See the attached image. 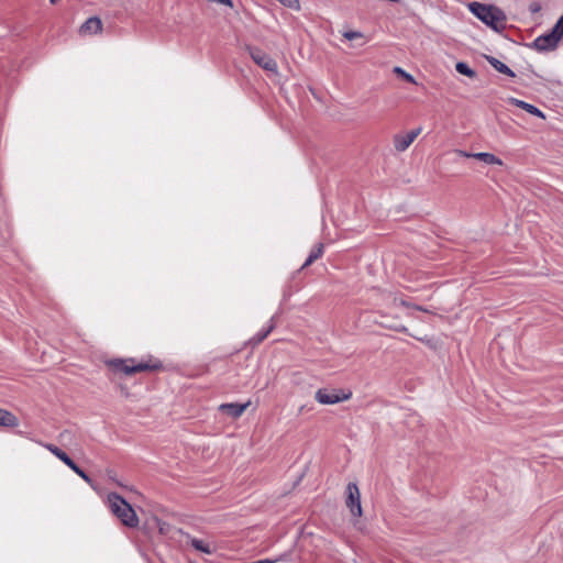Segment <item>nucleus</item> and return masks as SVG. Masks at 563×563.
<instances>
[{
	"instance_id": "nucleus-16",
	"label": "nucleus",
	"mask_w": 563,
	"mask_h": 563,
	"mask_svg": "<svg viewBox=\"0 0 563 563\" xmlns=\"http://www.w3.org/2000/svg\"><path fill=\"white\" fill-rule=\"evenodd\" d=\"M322 253H323V244L320 243L311 250L308 258L306 260V262L302 265V268L311 265L314 261H317L319 257H321Z\"/></svg>"
},
{
	"instance_id": "nucleus-20",
	"label": "nucleus",
	"mask_w": 563,
	"mask_h": 563,
	"mask_svg": "<svg viewBox=\"0 0 563 563\" xmlns=\"http://www.w3.org/2000/svg\"><path fill=\"white\" fill-rule=\"evenodd\" d=\"M455 69L461 75L467 76L470 78L475 77V71L472 68H470V66L466 63H463V62L456 63Z\"/></svg>"
},
{
	"instance_id": "nucleus-4",
	"label": "nucleus",
	"mask_w": 563,
	"mask_h": 563,
	"mask_svg": "<svg viewBox=\"0 0 563 563\" xmlns=\"http://www.w3.org/2000/svg\"><path fill=\"white\" fill-rule=\"evenodd\" d=\"M352 397L351 391L342 389H327L320 388L316 391L314 399L321 405H335Z\"/></svg>"
},
{
	"instance_id": "nucleus-11",
	"label": "nucleus",
	"mask_w": 563,
	"mask_h": 563,
	"mask_svg": "<svg viewBox=\"0 0 563 563\" xmlns=\"http://www.w3.org/2000/svg\"><path fill=\"white\" fill-rule=\"evenodd\" d=\"M102 23L99 18H89L81 26H80V34L82 35H92L97 34L101 31Z\"/></svg>"
},
{
	"instance_id": "nucleus-26",
	"label": "nucleus",
	"mask_w": 563,
	"mask_h": 563,
	"mask_svg": "<svg viewBox=\"0 0 563 563\" xmlns=\"http://www.w3.org/2000/svg\"><path fill=\"white\" fill-rule=\"evenodd\" d=\"M56 1H57V0H49V2H51V3H53V4H54V3H56Z\"/></svg>"
},
{
	"instance_id": "nucleus-12",
	"label": "nucleus",
	"mask_w": 563,
	"mask_h": 563,
	"mask_svg": "<svg viewBox=\"0 0 563 563\" xmlns=\"http://www.w3.org/2000/svg\"><path fill=\"white\" fill-rule=\"evenodd\" d=\"M508 102H509L510 104H512V106L517 107V108H520V109H522V110L527 111L528 113H530V114H532V115H536V117H539V118H542V119H544V118H545L544 113H543L541 110H539V109H538L537 107H534L533 104L528 103V102H526V101H523V100H519V99H516V98H510V99L508 100Z\"/></svg>"
},
{
	"instance_id": "nucleus-7",
	"label": "nucleus",
	"mask_w": 563,
	"mask_h": 563,
	"mask_svg": "<svg viewBox=\"0 0 563 563\" xmlns=\"http://www.w3.org/2000/svg\"><path fill=\"white\" fill-rule=\"evenodd\" d=\"M250 55L252 59L266 71L277 74V64L276 62L266 53L261 51L260 48L250 47Z\"/></svg>"
},
{
	"instance_id": "nucleus-24",
	"label": "nucleus",
	"mask_w": 563,
	"mask_h": 563,
	"mask_svg": "<svg viewBox=\"0 0 563 563\" xmlns=\"http://www.w3.org/2000/svg\"><path fill=\"white\" fill-rule=\"evenodd\" d=\"M343 36H344L346 40L352 41V40H355V38L362 37V33L356 32V31H347V32H344V33H343Z\"/></svg>"
},
{
	"instance_id": "nucleus-23",
	"label": "nucleus",
	"mask_w": 563,
	"mask_h": 563,
	"mask_svg": "<svg viewBox=\"0 0 563 563\" xmlns=\"http://www.w3.org/2000/svg\"><path fill=\"white\" fill-rule=\"evenodd\" d=\"M285 7L298 10L300 8L299 0H278Z\"/></svg>"
},
{
	"instance_id": "nucleus-15",
	"label": "nucleus",
	"mask_w": 563,
	"mask_h": 563,
	"mask_svg": "<svg viewBox=\"0 0 563 563\" xmlns=\"http://www.w3.org/2000/svg\"><path fill=\"white\" fill-rule=\"evenodd\" d=\"M487 62L500 74L507 75L509 77H515V73L503 62L499 59L488 56Z\"/></svg>"
},
{
	"instance_id": "nucleus-19",
	"label": "nucleus",
	"mask_w": 563,
	"mask_h": 563,
	"mask_svg": "<svg viewBox=\"0 0 563 563\" xmlns=\"http://www.w3.org/2000/svg\"><path fill=\"white\" fill-rule=\"evenodd\" d=\"M560 43L563 36V15L556 21L555 25L549 32Z\"/></svg>"
},
{
	"instance_id": "nucleus-21",
	"label": "nucleus",
	"mask_w": 563,
	"mask_h": 563,
	"mask_svg": "<svg viewBox=\"0 0 563 563\" xmlns=\"http://www.w3.org/2000/svg\"><path fill=\"white\" fill-rule=\"evenodd\" d=\"M394 73H396L397 75L401 76L405 80H407L408 82H411V84H416V80L415 78L408 74L407 71H405L402 68L400 67H395L394 68Z\"/></svg>"
},
{
	"instance_id": "nucleus-22",
	"label": "nucleus",
	"mask_w": 563,
	"mask_h": 563,
	"mask_svg": "<svg viewBox=\"0 0 563 563\" xmlns=\"http://www.w3.org/2000/svg\"><path fill=\"white\" fill-rule=\"evenodd\" d=\"M155 522H156V527L158 529V531L162 533V534H166L169 532V525L159 520V519H155Z\"/></svg>"
},
{
	"instance_id": "nucleus-10",
	"label": "nucleus",
	"mask_w": 563,
	"mask_h": 563,
	"mask_svg": "<svg viewBox=\"0 0 563 563\" xmlns=\"http://www.w3.org/2000/svg\"><path fill=\"white\" fill-rule=\"evenodd\" d=\"M249 406H250V401H247L245 404H234V402L222 404L219 406V410L227 413L231 418L236 419L244 413V411L246 410V408Z\"/></svg>"
},
{
	"instance_id": "nucleus-13",
	"label": "nucleus",
	"mask_w": 563,
	"mask_h": 563,
	"mask_svg": "<svg viewBox=\"0 0 563 563\" xmlns=\"http://www.w3.org/2000/svg\"><path fill=\"white\" fill-rule=\"evenodd\" d=\"M472 157L475 159H478L481 162H484L485 164H488V165H499V166L503 165V161L492 153H487V152L474 153L472 155Z\"/></svg>"
},
{
	"instance_id": "nucleus-5",
	"label": "nucleus",
	"mask_w": 563,
	"mask_h": 563,
	"mask_svg": "<svg viewBox=\"0 0 563 563\" xmlns=\"http://www.w3.org/2000/svg\"><path fill=\"white\" fill-rule=\"evenodd\" d=\"M345 504L354 517L362 516L361 494L355 483H349L346 486Z\"/></svg>"
},
{
	"instance_id": "nucleus-8",
	"label": "nucleus",
	"mask_w": 563,
	"mask_h": 563,
	"mask_svg": "<svg viewBox=\"0 0 563 563\" xmlns=\"http://www.w3.org/2000/svg\"><path fill=\"white\" fill-rule=\"evenodd\" d=\"M422 129L417 128L407 133L395 134L393 137V144L397 152L401 153L409 148L413 141L421 133Z\"/></svg>"
},
{
	"instance_id": "nucleus-2",
	"label": "nucleus",
	"mask_w": 563,
	"mask_h": 563,
	"mask_svg": "<svg viewBox=\"0 0 563 563\" xmlns=\"http://www.w3.org/2000/svg\"><path fill=\"white\" fill-rule=\"evenodd\" d=\"M108 505L111 512L126 527L135 528L139 525V518L132 508L120 495L111 493L108 495Z\"/></svg>"
},
{
	"instance_id": "nucleus-17",
	"label": "nucleus",
	"mask_w": 563,
	"mask_h": 563,
	"mask_svg": "<svg viewBox=\"0 0 563 563\" xmlns=\"http://www.w3.org/2000/svg\"><path fill=\"white\" fill-rule=\"evenodd\" d=\"M189 542H190V544L197 551H200V552L206 553V554H211L212 553L211 547L207 542H205L203 540L196 539V538H190Z\"/></svg>"
},
{
	"instance_id": "nucleus-25",
	"label": "nucleus",
	"mask_w": 563,
	"mask_h": 563,
	"mask_svg": "<svg viewBox=\"0 0 563 563\" xmlns=\"http://www.w3.org/2000/svg\"><path fill=\"white\" fill-rule=\"evenodd\" d=\"M456 153L463 157H472L474 153H467L465 151H456Z\"/></svg>"
},
{
	"instance_id": "nucleus-3",
	"label": "nucleus",
	"mask_w": 563,
	"mask_h": 563,
	"mask_svg": "<svg viewBox=\"0 0 563 563\" xmlns=\"http://www.w3.org/2000/svg\"><path fill=\"white\" fill-rule=\"evenodd\" d=\"M111 365L126 374V375H131V374H134L136 372H144V371H155V369H158L161 367V363L155 361V362H152V361H141V362H135L133 358H130V360H114L111 362Z\"/></svg>"
},
{
	"instance_id": "nucleus-9",
	"label": "nucleus",
	"mask_w": 563,
	"mask_h": 563,
	"mask_svg": "<svg viewBox=\"0 0 563 563\" xmlns=\"http://www.w3.org/2000/svg\"><path fill=\"white\" fill-rule=\"evenodd\" d=\"M559 45V42L550 33L538 36L533 42L526 46L534 49L539 53H545L554 51Z\"/></svg>"
},
{
	"instance_id": "nucleus-18",
	"label": "nucleus",
	"mask_w": 563,
	"mask_h": 563,
	"mask_svg": "<svg viewBox=\"0 0 563 563\" xmlns=\"http://www.w3.org/2000/svg\"><path fill=\"white\" fill-rule=\"evenodd\" d=\"M274 327H275L274 318H272V319H271V321H269V325L267 327V329L260 331L256 335H254V336L251 339V342H252L253 344H258V343H261L264 339H266V338H267V335L272 332V330L274 329Z\"/></svg>"
},
{
	"instance_id": "nucleus-1",
	"label": "nucleus",
	"mask_w": 563,
	"mask_h": 563,
	"mask_svg": "<svg viewBox=\"0 0 563 563\" xmlns=\"http://www.w3.org/2000/svg\"><path fill=\"white\" fill-rule=\"evenodd\" d=\"M468 9L476 18L493 30L500 31L505 29L506 15L497 7L479 2H471L468 4Z\"/></svg>"
},
{
	"instance_id": "nucleus-14",
	"label": "nucleus",
	"mask_w": 563,
	"mask_h": 563,
	"mask_svg": "<svg viewBox=\"0 0 563 563\" xmlns=\"http://www.w3.org/2000/svg\"><path fill=\"white\" fill-rule=\"evenodd\" d=\"M18 418L10 411L0 408V427H18Z\"/></svg>"
},
{
	"instance_id": "nucleus-6",
	"label": "nucleus",
	"mask_w": 563,
	"mask_h": 563,
	"mask_svg": "<svg viewBox=\"0 0 563 563\" xmlns=\"http://www.w3.org/2000/svg\"><path fill=\"white\" fill-rule=\"evenodd\" d=\"M44 446L53 453L57 459L64 462L70 470H73L78 476H80L85 482L90 483V477L77 466V464L59 448L53 444H44Z\"/></svg>"
}]
</instances>
